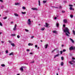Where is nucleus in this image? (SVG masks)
Masks as SVG:
<instances>
[{
  "instance_id": "1",
  "label": "nucleus",
  "mask_w": 75,
  "mask_h": 75,
  "mask_svg": "<svg viewBox=\"0 0 75 75\" xmlns=\"http://www.w3.org/2000/svg\"><path fill=\"white\" fill-rule=\"evenodd\" d=\"M64 33H65L66 36L69 37V34H70V32H69V29L68 28L65 27V29L64 30Z\"/></svg>"
},
{
  "instance_id": "2",
  "label": "nucleus",
  "mask_w": 75,
  "mask_h": 75,
  "mask_svg": "<svg viewBox=\"0 0 75 75\" xmlns=\"http://www.w3.org/2000/svg\"><path fill=\"white\" fill-rule=\"evenodd\" d=\"M17 24H15V25L14 27L13 28V30L14 31H16L17 30V28H16V27H17Z\"/></svg>"
},
{
  "instance_id": "3",
  "label": "nucleus",
  "mask_w": 75,
  "mask_h": 75,
  "mask_svg": "<svg viewBox=\"0 0 75 75\" xmlns=\"http://www.w3.org/2000/svg\"><path fill=\"white\" fill-rule=\"evenodd\" d=\"M72 62H73V63H75V61L74 60H72L71 62V61H70L69 62V63H70V64H71V65H73V63H72Z\"/></svg>"
},
{
  "instance_id": "4",
  "label": "nucleus",
  "mask_w": 75,
  "mask_h": 75,
  "mask_svg": "<svg viewBox=\"0 0 75 75\" xmlns=\"http://www.w3.org/2000/svg\"><path fill=\"white\" fill-rule=\"evenodd\" d=\"M31 21L30 20V19H29L28 20V24L29 25H30L31 24Z\"/></svg>"
},
{
  "instance_id": "5",
  "label": "nucleus",
  "mask_w": 75,
  "mask_h": 75,
  "mask_svg": "<svg viewBox=\"0 0 75 75\" xmlns=\"http://www.w3.org/2000/svg\"><path fill=\"white\" fill-rule=\"evenodd\" d=\"M69 50H70V51H71V50H75V49H74V48H73V47H72V46H71V47H70L69 48Z\"/></svg>"
},
{
  "instance_id": "6",
  "label": "nucleus",
  "mask_w": 75,
  "mask_h": 75,
  "mask_svg": "<svg viewBox=\"0 0 75 75\" xmlns=\"http://www.w3.org/2000/svg\"><path fill=\"white\" fill-rule=\"evenodd\" d=\"M63 22H64V23H67V19H64Z\"/></svg>"
},
{
  "instance_id": "7",
  "label": "nucleus",
  "mask_w": 75,
  "mask_h": 75,
  "mask_svg": "<svg viewBox=\"0 0 75 75\" xmlns=\"http://www.w3.org/2000/svg\"><path fill=\"white\" fill-rule=\"evenodd\" d=\"M32 10H36V11H37V8H32Z\"/></svg>"
},
{
  "instance_id": "8",
  "label": "nucleus",
  "mask_w": 75,
  "mask_h": 75,
  "mask_svg": "<svg viewBox=\"0 0 75 75\" xmlns=\"http://www.w3.org/2000/svg\"><path fill=\"white\" fill-rule=\"evenodd\" d=\"M59 54H57L56 55H55L54 57V58H55L56 57H58V56H59Z\"/></svg>"
},
{
  "instance_id": "9",
  "label": "nucleus",
  "mask_w": 75,
  "mask_h": 75,
  "mask_svg": "<svg viewBox=\"0 0 75 75\" xmlns=\"http://www.w3.org/2000/svg\"><path fill=\"white\" fill-rule=\"evenodd\" d=\"M28 45L29 46H30V45L33 46V43H29L28 44Z\"/></svg>"
},
{
  "instance_id": "10",
  "label": "nucleus",
  "mask_w": 75,
  "mask_h": 75,
  "mask_svg": "<svg viewBox=\"0 0 75 75\" xmlns=\"http://www.w3.org/2000/svg\"><path fill=\"white\" fill-rule=\"evenodd\" d=\"M69 40H71L72 41V42L73 43H74V41L71 38H70Z\"/></svg>"
},
{
  "instance_id": "11",
  "label": "nucleus",
  "mask_w": 75,
  "mask_h": 75,
  "mask_svg": "<svg viewBox=\"0 0 75 75\" xmlns=\"http://www.w3.org/2000/svg\"><path fill=\"white\" fill-rule=\"evenodd\" d=\"M24 68V67H22L21 68H20V69L21 71H23V68Z\"/></svg>"
},
{
  "instance_id": "12",
  "label": "nucleus",
  "mask_w": 75,
  "mask_h": 75,
  "mask_svg": "<svg viewBox=\"0 0 75 75\" xmlns=\"http://www.w3.org/2000/svg\"><path fill=\"white\" fill-rule=\"evenodd\" d=\"M11 45H12L13 47H15V45L14 43H11Z\"/></svg>"
},
{
  "instance_id": "13",
  "label": "nucleus",
  "mask_w": 75,
  "mask_h": 75,
  "mask_svg": "<svg viewBox=\"0 0 75 75\" xmlns=\"http://www.w3.org/2000/svg\"><path fill=\"white\" fill-rule=\"evenodd\" d=\"M48 45L47 44L45 45V48H47V47H48Z\"/></svg>"
},
{
  "instance_id": "14",
  "label": "nucleus",
  "mask_w": 75,
  "mask_h": 75,
  "mask_svg": "<svg viewBox=\"0 0 75 75\" xmlns=\"http://www.w3.org/2000/svg\"><path fill=\"white\" fill-rule=\"evenodd\" d=\"M48 25H49L47 23H46L45 27H48Z\"/></svg>"
},
{
  "instance_id": "15",
  "label": "nucleus",
  "mask_w": 75,
  "mask_h": 75,
  "mask_svg": "<svg viewBox=\"0 0 75 75\" xmlns=\"http://www.w3.org/2000/svg\"><path fill=\"white\" fill-rule=\"evenodd\" d=\"M9 55H14V54L13 52H11V53L9 54Z\"/></svg>"
},
{
  "instance_id": "16",
  "label": "nucleus",
  "mask_w": 75,
  "mask_h": 75,
  "mask_svg": "<svg viewBox=\"0 0 75 75\" xmlns=\"http://www.w3.org/2000/svg\"><path fill=\"white\" fill-rule=\"evenodd\" d=\"M15 16H16V17H18V15L17 13H15L14 14Z\"/></svg>"
},
{
  "instance_id": "17",
  "label": "nucleus",
  "mask_w": 75,
  "mask_h": 75,
  "mask_svg": "<svg viewBox=\"0 0 75 75\" xmlns=\"http://www.w3.org/2000/svg\"><path fill=\"white\" fill-rule=\"evenodd\" d=\"M1 67H5V65H4V64H1Z\"/></svg>"
},
{
  "instance_id": "18",
  "label": "nucleus",
  "mask_w": 75,
  "mask_h": 75,
  "mask_svg": "<svg viewBox=\"0 0 75 75\" xmlns=\"http://www.w3.org/2000/svg\"><path fill=\"white\" fill-rule=\"evenodd\" d=\"M74 35H75V32L74 30H73L72 31Z\"/></svg>"
},
{
  "instance_id": "19",
  "label": "nucleus",
  "mask_w": 75,
  "mask_h": 75,
  "mask_svg": "<svg viewBox=\"0 0 75 75\" xmlns=\"http://www.w3.org/2000/svg\"><path fill=\"white\" fill-rule=\"evenodd\" d=\"M61 66H63V65H64V62H62L61 63Z\"/></svg>"
},
{
  "instance_id": "20",
  "label": "nucleus",
  "mask_w": 75,
  "mask_h": 75,
  "mask_svg": "<svg viewBox=\"0 0 75 75\" xmlns=\"http://www.w3.org/2000/svg\"><path fill=\"white\" fill-rule=\"evenodd\" d=\"M38 2H39V6H40L41 5L40 3V1L39 0Z\"/></svg>"
},
{
  "instance_id": "21",
  "label": "nucleus",
  "mask_w": 75,
  "mask_h": 75,
  "mask_svg": "<svg viewBox=\"0 0 75 75\" xmlns=\"http://www.w3.org/2000/svg\"><path fill=\"white\" fill-rule=\"evenodd\" d=\"M56 25H57V27H59V23H56Z\"/></svg>"
},
{
  "instance_id": "22",
  "label": "nucleus",
  "mask_w": 75,
  "mask_h": 75,
  "mask_svg": "<svg viewBox=\"0 0 75 75\" xmlns=\"http://www.w3.org/2000/svg\"><path fill=\"white\" fill-rule=\"evenodd\" d=\"M43 3H44V4L46 3L47 2V1H43Z\"/></svg>"
},
{
  "instance_id": "23",
  "label": "nucleus",
  "mask_w": 75,
  "mask_h": 75,
  "mask_svg": "<svg viewBox=\"0 0 75 75\" xmlns=\"http://www.w3.org/2000/svg\"><path fill=\"white\" fill-rule=\"evenodd\" d=\"M6 54H8V50H6Z\"/></svg>"
},
{
  "instance_id": "24",
  "label": "nucleus",
  "mask_w": 75,
  "mask_h": 75,
  "mask_svg": "<svg viewBox=\"0 0 75 75\" xmlns=\"http://www.w3.org/2000/svg\"><path fill=\"white\" fill-rule=\"evenodd\" d=\"M25 30L26 32H28L29 30H28V29H25Z\"/></svg>"
},
{
  "instance_id": "25",
  "label": "nucleus",
  "mask_w": 75,
  "mask_h": 75,
  "mask_svg": "<svg viewBox=\"0 0 75 75\" xmlns=\"http://www.w3.org/2000/svg\"><path fill=\"white\" fill-rule=\"evenodd\" d=\"M21 13H22V14H25L26 13H25V12H21Z\"/></svg>"
},
{
  "instance_id": "26",
  "label": "nucleus",
  "mask_w": 75,
  "mask_h": 75,
  "mask_svg": "<svg viewBox=\"0 0 75 75\" xmlns=\"http://www.w3.org/2000/svg\"><path fill=\"white\" fill-rule=\"evenodd\" d=\"M45 30V28H42L41 29V30H42V31L44 30Z\"/></svg>"
},
{
  "instance_id": "27",
  "label": "nucleus",
  "mask_w": 75,
  "mask_h": 75,
  "mask_svg": "<svg viewBox=\"0 0 75 75\" xmlns=\"http://www.w3.org/2000/svg\"><path fill=\"white\" fill-rule=\"evenodd\" d=\"M23 9V10H25V7L24 6H23L22 7Z\"/></svg>"
},
{
  "instance_id": "28",
  "label": "nucleus",
  "mask_w": 75,
  "mask_h": 75,
  "mask_svg": "<svg viewBox=\"0 0 75 75\" xmlns=\"http://www.w3.org/2000/svg\"><path fill=\"white\" fill-rule=\"evenodd\" d=\"M7 17H5L3 18V19H4V20H6V19H7Z\"/></svg>"
},
{
  "instance_id": "29",
  "label": "nucleus",
  "mask_w": 75,
  "mask_h": 75,
  "mask_svg": "<svg viewBox=\"0 0 75 75\" xmlns=\"http://www.w3.org/2000/svg\"><path fill=\"white\" fill-rule=\"evenodd\" d=\"M19 4V3H15V5H16V6Z\"/></svg>"
},
{
  "instance_id": "30",
  "label": "nucleus",
  "mask_w": 75,
  "mask_h": 75,
  "mask_svg": "<svg viewBox=\"0 0 75 75\" xmlns=\"http://www.w3.org/2000/svg\"><path fill=\"white\" fill-rule=\"evenodd\" d=\"M60 54H61V55H62V52H63V51H60Z\"/></svg>"
},
{
  "instance_id": "31",
  "label": "nucleus",
  "mask_w": 75,
  "mask_h": 75,
  "mask_svg": "<svg viewBox=\"0 0 75 75\" xmlns=\"http://www.w3.org/2000/svg\"><path fill=\"white\" fill-rule=\"evenodd\" d=\"M53 33H57V31H53Z\"/></svg>"
},
{
  "instance_id": "32",
  "label": "nucleus",
  "mask_w": 75,
  "mask_h": 75,
  "mask_svg": "<svg viewBox=\"0 0 75 75\" xmlns=\"http://www.w3.org/2000/svg\"><path fill=\"white\" fill-rule=\"evenodd\" d=\"M0 25H1V26H2L3 25H2V23H1V22H0Z\"/></svg>"
},
{
  "instance_id": "33",
  "label": "nucleus",
  "mask_w": 75,
  "mask_h": 75,
  "mask_svg": "<svg viewBox=\"0 0 75 75\" xmlns=\"http://www.w3.org/2000/svg\"><path fill=\"white\" fill-rule=\"evenodd\" d=\"M70 17H71V18H72V17H73V15H70Z\"/></svg>"
},
{
  "instance_id": "34",
  "label": "nucleus",
  "mask_w": 75,
  "mask_h": 75,
  "mask_svg": "<svg viewBox=\"0 0 75 75\" xmlns=\"http://www.w3.org/2000/svg\"><path fill=\"white\" fill-rule=\"evenodd\" d=\"M72 8L71 7H70L69 8V9L70 10H72Z\"/></svg>"
},
{
  "instance_id": "35",
  "label": "nucleus",
  "mask_w": 75,
  "mask_h": 75,
  "mask_svg": "<svg viewBox=\"0 0 75 75\" xmlns=\"http://www.w3.org/2000/svg\"><path fill=\"white\" fill-rule=\"evenodd\" d=\"M55 51V50H54L53 51H52L51 52L53 53V52H54V51Z\"/></svg>"
},
{
  "instance_id": "36",
  "label": "nucleus",
  "mask_w": 75,
  "mask_h": 75,
  "mask_svg": "<svg viewBox=\"0 0 75 75\" xmlns=\"http://www.w3.org/2000/svg\"><path fill=\"white\" fill-rule=\"evenodd\" d=\"M61 59H62V60H64V57H61Z\"/></svg>"
},
{
  "instance_id": "37",
  "label": "nucleus",
  "mask_w": 75,
  "mask_h": 75,
  "mask_svg": "<svg viewBox=\"0 0 75 75\" xmlns=\"http://www.w3.org/2000/svg\"><path fill=\"white\" fill-rule=\"evenodd\" d=\"M26 51L28 52H29V51H30V50L28 49H27Z\"/></svg>"
},
{
  "instance_id": "38",
  "label": "nucleus",
  "mask_w": 75,
  "mask_h": 75,
  "mask_svg": "<svg viewBox=\"0 0 75 75\" xmlns=\"http://www.w3.org/2000/svg\"><path fill=\"white\" fill-rule=\"evenodd\" d=\"M35 48H37L38 47V46H37V45H35Z\"/></svg>"
},
{
  "instance_id": "39",
  "label": "nucleus",
  "mask_w": 75,
  "mask_h": 75,
  "mask_svg": "<svg viewBox=\"0 0 75 75\" xmlns=\"http://www.w3.org/2000/svg\"><path fill=\"white\" fill-rule=\"evenodd\" d=\"M17 38H20V36H19V35H18L17 36Z\"/></svg>"
},
{
  "instance_id": "40",
  "label": "nucleus",
  "mask_w": 75,
  "mask_h": 75,
  "mask_svg": "<svg viewBox=\"0 0 75 75\" xmlns=\"http://www.w3.org/2000/svg\"><path fill=\"white\" fill-rule=\"evenodd\" d=\"M69 6L70 7H72L73 6V5H69Z\"/></svg>"
},
{
  "instance_id": "41",
  "label": "nucleus",
  "mask_w": 75,
  "mask_h": 75,
  "mask_svg": "<svg viewBox=\"0 0 75 75\" xmlns=\"http://www.w3.org/2000/svg\"><path fill=\"white\" fill-rule=\"evenodd\" d=\"M11 35H12V36H15V35H16L15 34H12Z\"/></svg>"
},
{
  "instance_id": "42",
  "label": "nucleus",
  "mask_w": 75,
  "mask_h": 75,
  "mask_svg": "<svg viewBox=\"0 0 75 75\" xmlns=\"http://www.w3.org/2000/svg\"><path fill=\"white\" fill-rule=\"evenodd\" d=\"M0 1L1 2V3H3V0H0Z\"/></svg>"
},
{
  "instance_id": "43",
  "label": "nucleus",
  "mask_w": 75,
  "mask_h": 75,
  "mask_svg": "<svg viewBox=\"0 0 75 75\" xmlns=\"http://www.w3.org/2000/svg\"><path fill=\"white\" fill-rule=\"evenodd\" d=\"M62 13H65V11H62Z\"/></svg>"
},
{
  "instance_id": "44",
  "label": "nucleus",
  "mask_w": 75,
  "mask_h": 75,
  "mask_svg": "<svg viewBox=\"0 0 75 75\" xmlns=\"http://www.w3.org/2000/svg\"><path fill=\"white\" fill-rule=\"evenodd\" d=\"M53 7H54V8H58L57 7H55V6H52Z\"/></svg>"
},
{
  "instance_id": "45",
  "label": "nucleus",
  "mask_w": 75,
  "mask_h": 75,
  "mask_svg": "<svg viewBox=\"0 0 75 75\" xmlns=\"http://www.w3.org/2000/svg\"><path fill=\"white\" fill-rule=\"evenodd\" d=\"M34 61H32V62H30V63H34Z\"/></svg>"
},
{
  "instance_id": "46",
  "label": "nucleus",
  "mask_w": 75,
  "mask_h": 75,
  "mask_svg": "<svg viewBox=\"0 0 75 75\" xmlns=\"http://www.w3.org/2000/svg\"><path fill=\"white\" fill-rule=\"evenodd\" d=\"M72 59H74V60H75V58H74V57H72Z\"/></svg>"
},
{
  "instance_id": "47",
  "label": "nucleus",
  "mask_w": 75,
  "mask_h": 75,
  "mask_svg": "<svg viewBox=\"0 0 75 75\" xmlns=\"http://www.w3.org/2000/svg\"><path fill=\"white\" fill-rule=\"evenodd\" d=\"M8 42L9 43H11V41L10 40H9Z\"/></svg>"
},
{
  "instance_id": "48",
  "label": "nucleus",
  "mask_w": 75,
  "mask_h": 75,
  "mask_svg": "<svg viewBox=\"0 0 75 75\" xmlns=\"http://www.w3.org/2000/svg\"><path fill=\"white\" fill-rule=\"evenodd\" d=\"M59 8H62V6H59Z\"/></svg>"
},
{
  "instance_id": "49",
  "label": "nucleus",
  "mask_w": 75,
  "mask_h": 75,
  "mask_svg": "<svg viewBox=\"0 0 75 75\" xmlns=\"http://www.w3.org/2000/svg\"><path fill=\"white\" fill-rule=\"evenodd\" d=\"M34 36H32L31 37V38L32 39H33V38H34Z\"/></svg>"
},
{
  "instance_id": "50",
  "label": "nucleus",
  "mask_w": 75,
  "mask_h": 75,
  "mask_svg": "<svg viewBox=\"0 0 75 75\" xmlns=\"http://www.w3.org/2000/svg\"><path fill=\"white\" fill-rule=\"evenodd\" d=\"M66 51V50H63V52H65V51Z\"/></svg>"
},
{
  "instance_id": "51",
  "label": "nucleus",
  "mask_w": 75,
  "mask_h": 75,
  "mask_svg": "<svg viewBox=\"0 0 75 75\" xmlns=\"http://www.w3.org/2000/svg\"><path fill=\"white\" fill-rule=\"evenodd\" d=\"M63 27H65V25L64 24V25H63Z\"/></svg>"
},
{
  "instance_id": "52",
  "label": "nucleus",
  "mask_w": 75,
  "mask_h": 75,
  "mask_svg": "<svg viewBox=\"0 0 75 75\" xmlns=\"http://www.w3.org/2000/svg\"><path fill=\"white\" fill-rule=\"evenodd\" d=\"M62 47H64V45H62Z\"/></svg>"
},
{
  "instance_id": "53",
  "label": "nucleus",
  "mask_w": 75,
  "mask_h": 75,
  "mask_svg": "<svg viewBox=\"0 0 75 75\" xmlns=\"http://www.w3.org/2000/svg\"><path fill=\"white\" fill-rule=\"evenodd\" d=\"M57 18L56 17H55L54 18V19L55 20H56L57 19Z\"/></svg>"
},
{
  "instance_id": "54",
  "label": "nucleus",
  "mask_w": 75,
  "mask_h": 75,
  "mask_svg": "<svg viewBox=\"0 0 75 75\" xmlns=\"http://www.w3.org/2000/svg\"><path fill=\"white\" fill-rule=\"evenodd\" d=\"M1 42H2V43H4V41H1Z\"/></svg>"
},
{
  "instance_id": "55",
  "label": "nucleus",
  "mask_w": 75,
  "mask_h": 75,
  "mask_svg": "<svg viewBox=\"0 0 75 75\" xmlns=\"http://www.w3.org/2000/svg\"><path fill=\"white\" fill-rule=\"evenodd\" d=\"M11 24H13V21L11 22Z\"/></svg>"
},
{
  "instance_id": "56",
  "label": "nucleus",
  "mask_w": 75,
  "mask_h": 75,
  "mask_svg": "<svg viewBox=\"0 0 75 75\" xmlns=\"http://www.w3.org/2000/svg\"><path fill=\"white\" fill-rule=\"evenodd\" d=\"M30 54H31L32 55H33V53L32 52H31L30 53Z\"/></svg>"
},
{
  "instance_id": "57",
  "label": "nucleus",
  "mask_w": 75,
  "mask_h": 75,
  "mask_svg": "<svg viewBox=\"0 0 75 75\" xmlns=\"http://www.w3.org/2000/svg\"><path fill=\"white\" fill-rule=\"evenodd\" d=\"M2 34V32H0V34Z\"/></svg>"
},
{
  "instance_id": "58",
  "label": "nucleus",
  "mask_w": 75,
  "mask_h": 75,
  "mask_svg": "<svg viewBox=\"0 0 75 75\" xmlns=\"http://www.w3.org/2000/svg\"><path fill=\"white\" fill-rule=\"evenodd\" d=\"M58 71H59V68H58Z\"/></svg>"
},
{
  "instance_id": "59",
  "label": "nucleus",
  "mask_w": 75,
  "mask_h": 75,
  "mask_svg": "<svg viewBox=\"0 0 75 75\" xmlns=\"http://www.w3.org/2000/svg\"><path fill=\"white\" fill-rule=\"evenodd\" d=\"M40 41H41V42H42V40H40Z\"/></svg>"
},
{
  "instance_id": "60",
  "label": "nucleus",
  "mask_w": 75,
  "mask_h": 75,
  "mask_svg": "<svg viewBox=\"0 0 75 75\" xmlns=\"http://www.w3.org/2000/svg\"><path fill=\"white\" fill-rule=\"evenodd\" d=\"M39 48H40V47H38V49H39Z\"/></svg>"
},
{
  "instance_id": "61",
  "label": "nucleus",
  "mask_w": 75,
  "mask_h": 75,
  "mask_svg": "<svg viewBox=\"0 0 75 75\" xmlns=\"http://www.w3.org/2000/svg\"><path fill=\"white\" fill-rule=\"evenodd\" d=\"M16 75H20L19 74H17Z\"/></svg>"
},
{
  "instance_id": "62",
  "label": "nucleus",
  "mask_w": 75,
  "mask_h": 75,
  "mask_svg": "<svg viewBox=\"0 0 75 75\" xmlns=\"http://www.w3.org/2000/svg\"><path fill=\"white\" fill-rule=\"evenodd\" d=\"M57 75H58V73L57 74Z\"/></svg>"
},
{
  "instance_id": "63",
  "label": "nucleus",
  "mask_w": 75,
  "mask_h": 75,
  "mask_svg": "<svg viewBox=\"0 0 75 75\" xmlns=\"http://www.w3.org/2000/svg\"><path fill=\"white\" fill-rule=\"evenodd\" d=\"M41 25V24H39V25Z\"/></svg>"
},
{
  "instance_id": "64",
  "label": "nucleus",
  "mask_w": 75,
  "mask_h": 75,
  "mask_svg": "<svg viewBox=\"0 0 75 75\" xmlns=\"http://www.w3.org/2000/svg\"><path fill=\"white\" fill-rule=\"evenodd\" d=\"M73 48H74V49L75 50V47H73Z\"/></svg>"
}]
</instances>
